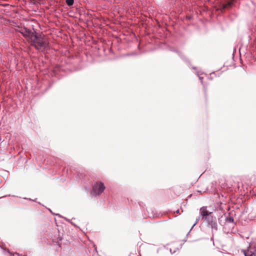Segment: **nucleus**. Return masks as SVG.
<instances>
[{
	"mask_svg": "<svg viewBox=\"0 0 256 256\" xmlns=\"http://www.w3.org/2000/svg\"><path fill=\"white\" fill-rule=\"evenodd\" d=\"M24 199L29 200H31V199H30V198H24Z\"/></svg>",
	"mask_w": 256,
	"mask_h": 256,
	"instance_id": "nucleus-13",
	"label": "nucleus"
},
{
	"mask_svg": "<svg viewBox=\"0 0 256 256\" xmlns=\"http://www.w3.org/2000/svg\"><path fill=\"white\" fill-rule=\"evenodd\" d=\"M196 74L197 76L199 77V78H200V81H201V83H202V82H202L203 78H202V77H201V76H200L199 72H196Z\"/></svg>",
	"mask_w": 256,
	"mask_h": 256,
	"instance_id": "nucleus-9",
	"label": "nucleus"
},
{
	"mask_svg": "<svg viewBox=\"0 0 256 256\" xmlns=\"http://www.w3.org/2000/svg\"><path fill=\"white\" fill-rule=\"evenodd\" d=\"M20 32L30 40L31 45L40 51H44L48 48V41L47 38L44 34H36L34 29L30 30L28 28H22Z\"/></svg>",
	"mask_w": 256,
	"mask_h": 256,
	"instance_id": "nucleus-1",
	"label": "nucleus"
},
{
	"mask_svg": "<svg viewBox=\"0 0 256 256\" xmlns=\"http://www.w3.org/2000/svg\"><path fill=\"white\" fill-rule=\"evenodd\" d=\"M176 250H174V251H172V249H170V252L172 254H174L176 252Z\"/></svg>",
	"mask_w": 256,
	"mask_h": 256,
	"instance_id": "nucleus-11",
	"label": "nucleus"
},
{
	"mask_svg": "<svg viewBox=\"0 0 256 256\" xmlns=\"http://www.w3.org/2000/svg\"><path fill=\"white\" fill-rule=\"evenodd\" d=\"M66 3L68 6L73 5L74 3V0H66Z\"/></svg>",
	"mask_w": 256,
	"mask_h": 256,
	"instance_id": "nucleus-6",
	"label": "nucleus"
},
{
	"mask_svg": "<svg viewBox=\"0 0 256 256\" xmlns=\"http://www.w3.org/2000/svg\"><path fill=\"white\" fill-rule=\"evenodd\" d=\"M232 4V2H228L226 4L220 2L218 5L214 6V8L216 11L220 10L221 12H222L228 6H231Z\"/></svg>",
	"mask_w": 256,
	"mask_h": 256,
	"instance_id": "nucleus-4",
	"label": "nucleus"
},
{
	"mask_svg": "<svg viewBox=\"0 0 256 256\" xmlns=\"http://www.w3.org/2000/svg\"><path fill=\"white\" fill-rule=\"evenodd\" d=\"M254 254L253 252H244V256H253Z\"/></svg>",
	"mask_w": 256,
	"mask_h": 256,
	"instance_id": "nucleus-8",
	"label": "nucleus"
},
{
	"mask_svg": "<svg viewBox=\"0 0 256 256\" xmlns=\"http://www.w3.org/2000/svg\"><path fill=\"white\" fill-rule=\"evenodd\" d=\"M200 212L201 216H202V218L204 219V220H205L206 218H208V217L212 216V212L207 210V208L206 206H203L200 209Z\"/></svg>",
	"mask_w": 256,
	"mask_h": 256,
	"instance_id": "nucleus-5",
	"label": "nucleus"
},
{
	"mask_svg": "<svg viewBox=\"0 0 256 256\" xmlns=\"http://www.w3.org/2000/svg\"><path fill=\"white\" fill-rule=\"evenodd\" d=\"M192 68L195 70L196 68V67H193Z\"/></svg>",
	"mask_w": 256,
	"mask_h": 256,
	"instance_id": "nucleus-15",
	"label": "nucleus"
},
{
	"mask_svg": "<svg viewBox=\"0 0 256 256\" xmlns=\"http://www.w3.org/2000/svg\"><path fill=\"white\" fill-rule=\"evenodd\" d=\"M135 54H128V56H132V55H134Z\"/></svg>",
	"mask_w": 256,
	"mask_h": 256,
	"instance_id": "nucleus-12",
	"label": "nucleus"
},
{
	"mask_svg": "<svg viewBox=\"0 0 256 256\" xmlns=\"http://www.w3.org/2000/svg\"><path fill=\"white\" fill-rule=\"evenodd\" d=\"M176 213L178 214L180 212V210H177L176 212Z\"/></svg>",
	"mask_w": 256,
	"mask_h": 256,
	"instance_id": "nucleus-14",
	"label": "nucleus"
},
{
	"mask_svg": "<svg viewBox=\"0 0 256 256\" xmlns=\"http://www.w3.org/2000/svg\"><path fill=\"white\" fill-rule=\"evenodd\" d=\"M2 197H1L0 198H2Z\"/></svg>",
	"mask_w": 256,
	"mask_h": 256,
	"instance_id": "nucleus-16",
	"label": "nucleus"
},
{
	"mask_svg": "<svg viewBox=\"0 0 256 256\" xmlns=\"http://www.w3.org/2000/svg\"><path fill=\"white\" fill-rule=\"evenodd\" d=\"M200 220V217H198V218H196V222H194V224L192 225V226L190 230L189 231L188 233L190 232V231L192 230V229L194 227V226L197 224L198 222V221Z\"/></svg>",
	"mask_w": 256,
	"mask_h": 256,
	"instance_id": "nucleus-10",
	"label": "nucleus"
},
{
	"mask_svg": "<svg viewBox=\"0 0 256 256\" xmlns=\"http://www.w3.org/2000/svg\"><path fill=\"white\" fill-rule=\"evenodd\" d=\"M208 224V226L212 228V232L214 231H217L218 230V224L216 218V216H212L208 217L204 220Z\"/></svg>",
	"mask_w": 256,
	"mask_h": 256,
	"instance_id": "nucleus-3",
	"label": "nucleus"
},
{
	"mask_svg": "<svg viewBox=\"0 0 256 256\" xmlns=\"http://www.w3.org/2000/svg\"><path fill=\"white\" fill-rule=\"evenodd\" d=\"M106 187L102 182H96L92 185V190L91 194L93 196H96L100 194L105 190Z\"/></svg>",
	"mask_w": 256,
	"mask_h": 256,
	"instance_id": "nucleus-2",
	"label": "nucleus"
},
{
	"mask_svg": "<svg viewBox=\"0 0 256 256\" xmlns=\"http://www.w3.org/2000/svg\"><path fill=\"white\" fill-rule=\"evenodd\" d=\"M226 220L229 222H233L234 221V220L232 216H229V217L226 218Z\"/></svg>",
	"mask_w": 256,
	"mask_h": 256,
	"instance_id": "nucleus-7",
	"label": "nucleus"
}]
</instances>
